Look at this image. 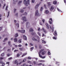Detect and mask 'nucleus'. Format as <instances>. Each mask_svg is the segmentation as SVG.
I'll use <instances>...</instances> for the list:
<instances>
[{"label":"nucleus","mask_w":66,"mask_h":66,"mask_svg":"<svg viewBox=\"0 0 66 66\" xmlns=\"http://www.w3.org/2000/svg\"><path fill=\"white\" fill-rule=\"evenodd\" d=\"M23 3L26 6H28V4H30V1L28 0L27 1H26V0H23Z\"/></svg>","instance_id":"1"},{"label":"nucleus","mask_w":66,"mask_h":66,"mask_svg":"<svg viewBox=\"0 0 66 66\" xmlns=\"http://www.w3.org/2000/svg\"><path fill=\"white\" fill-rule=\"evenodd\" d=\"M43 52V50H41L40 51V52L39 53V56L41 58H42V59H45V57H46V56H42V55H41L40 54L41 52Z\"/></svg>","instance_id":"2"},{"label":"nucleus","mask_w":66,"mask_h":66,"mask_svg":"<svg viewBox=\"0 0 66 66\" xmlns=\"http://www.w3.org/2000/svg\"><path fill=\"white\" fill-rule=\"evenodd\" d=\"M37 39H37L35 38L34 37H33L32 38V40H35V41H38V42H39V37H37Z\"/></svg>","instance_id":"3"},{"label":"nucleus","mask_w":66,"mask_h":66,"mask_svg":"<svg viewBox=\"0 0 66 66\" xmlns=\"http://www.w3.org/2000/svg\"><path fill=\"white\" fill-rule=\"evenodd\" d=\"M22 19L23 21H27V19L26 18V17L24 16L22 18Z\"/></svg>","instance_id":"4"},{"label":"nucleus","mask_w":66,"mask_h":66,"mask_svg":"<svg viewBox=\"0 0 66 66\" xmlns=\"http://www.w3.org/2000/svg\"><path fill=\"white\" fill-rule=\"evenodd\" d=\"M35 16H39V13H38V10H36V11Z\"/></svg>","instance_id":"5"},{"label":"nucleus","mask_w":66,"mask_h":66,"mask_svg":"<svg viewBox=\"0 0 66 66\" xmlns=\"http://www.w3.org/2000/svg\"><path fill=\"white\" fill-rule=\"evenodd\" d=\"M22 3V1H20L18 3L17 5L18 6H20L21 3Z\"/></svg>","instance_id":"6"},{"label":"nucleus","mask_w":66,"mask_h":66,"mask_svg":"<svg viewBox=\"0 0 66 66\" xmlns=\"http://www.w3.org/2000/svg\"><path fill=\"white\" fill-rule=\"evenodd\" d=\"M39 4H37L35 6V10H37V9H38V6H39Z\"/></svg>","instance_id":"7"},{"label":"nucleus","mask_w":66,"mask_h":66,"mask_svg":"<svg viewBox=\"0 0 66 66\" xmlns=\"http://www.w3.org/2000/svg\"><path fill=\"white\" fill-rule=\"evenodd\" d=\"M47 6L48 7H50L51 5V4H50V2H48L47 3Z\"/></svg>","instance_id":"8"},{"label":"nucleus","mask_w":66,"mask_h":66,"mask_svg":"<svg viewBox=\"0 0 66 66\" xmlns=\"http://www.w3.org/2000/svg\"><path fill=\"white\" fill-rule=\"evenodd\" d=\"M14 42L15 43H16V42H17V39L16 38H15L14 39Z\"/></svg>","instance_id":"9"},{"label":"nucleus","mask_w":66,"mask_h":66,"mask_svg":"<svg viewBox=\"0 0 66 66\" xmlns=\"http://www.w3.org/2000/svg\"><path fill=\"white\" fill-rule=\"evenodd\" d=\"M54 35L55 36H57V33H56V31H55L54 32Z\"/></svg>","instance_id":"10"},{"label":"nucleus","mask_w":66,"mask_h":66,"mask_svg":"<svg viewBox=\"0 0 66 66\" xmlns=\"http://www.w3.org/2000/svg\"><path fill=\"white\" fill-rule=\"evenodd\" d=\"M54 9V8L53 7V6H51V9H50V10H51V11H52V10H53Z\"/></svg>","instance_id":"11"},{"label":"nucleus","mask_w":66,"mask_h":66,"mask_svg":"<svg viewBox=\"0 0 66 66\" xmlns=\"http://www.w3.org/2000/svg\"><path fill=\"white\" fill-rule=\"evenodd\" d=\"M45 13H46V14H48V13H49V11L47 10H45Z\"/></svg>","instance_id":"12"},{"label":"nucleus","mask_w":66,"mask_h":66,"mask_svg":"<svg viewBox=\"0 0 66 66\" xmlns=\"http://www.w3.org/2000/svg\"><path fill=\"white\" fill-rule=\"evenodd\" d=\"M23 38L24 39H25V40H27V37H26V36L24 35H23Z\"/></svg>","instance_id":"13"},{"label":"nucleus","mask_w":66,"mask_h":66,"mask_svg":"<svg viewBox=\"0 0 66 66\" xmlns=\"http://www.w3.org/2000/svg\"><path fill=\"white\" fill-rule=\"evenodd\" d=\"M18 36V33H16L14 35V37H16Z\"/></svg>","instance_id":"14"},{"label":"nucleus","mask_w":66,"mask_h":66,"mask_svg":"<svg viewBox=\"0 0 66 66\" xmlns=\"http://www.w3.org/2000/svg\"><path fill=\"white\" fill-rule=\"evenodd\" d=\"M45 53H46V51H44L42 53V55H44Z\"/></svg>","instance_id":"15"},{"label":"nucleus","mask_w":66,"mask_h":66,"mask_svg":"<svg viewBox=\"0 0 66 66\" xmlns=\"http://www.w3.org/2000/svg\"><path fill=\"white\" fill-rule=\"evenodd\" d=\"M30 32H33V29L31 28L29 30Z\"/></svg>","instance_id":"16"},{"label":"nucleus","mask_w":66,"mask_h":66,"mask_svg":"<svg viewBox=\"0 0 66 66\" xmlns=\"http://www.w3.org/2000/svg\"><path fill=\"white\" fill-rule=\"evenodd\" d=\"M42 29L43 32H44V33H46V31H45V29H44V28H43Z\"/></svg>","instance_id":"17"},{"label":"nucleus","mask_w":66,"mask_h":66,"mask_svg":"<svg viewBox=\"0 0 66 66\" xmlns=\"http://www.w3.org/2000/svg\"><path fill=\"white\" fill-rule=\"evenodd\" d=\"M15 25L16 27H17L18 28H19V23H17L15 24Z\"/></svg>","instance_id":"18"},{"label":"nucleus","mask_w":66,"mask_h":66,"mask_svg":"<svg viewBox=\"0 0 66 66\" xmlns=\"http://www.w3.org/2000/svg\"><path fill=\"white\" fill-rule=\"evenodd\" d=\"M21 33H24L25 32V30H21Z\"/></svg>","instance_id":"19"},{"label":"nucleus","mask_w":66,"mask_h":66,"mask_svg":"<svg viewBox=\"0 0 66 66\" xmlns=\"http://www.w3.org/2000/svg\"><path fill=\"white\" fill-rule=\"evenodd\" d=\"M23 15L24 16H26L27 15V12H25L23 14Z\"/></svg>","instance_id":"20"},{"label":"nucleus","mask_w":66,"mask_h":66,"mask_svg":"<svg viewBox=\"0 0 66 66\" xmlns=\"http://www.w3.org/2000/svg\"><path fill=\"white\" fill-rule=\"evenodd\" d=\"M42 43H43L44 44H46V42L44 40H43L42 41Z\"/></svg>","instance_id":"21"},{"label":"nucleus","mask_w":66,"mask_h":66,"mask_svg":"<svg viewBox=\"0 0 66 66\" xmlns=\"http://www.w3.org/2000/svg\"><path fill=\"white\" fill-rule=\"evenodd\" d=\"M7 40V38H6L4 39V40L3 41L4 42H5L6 40Z\"/></svg>","instance_id":"22"},{"label":"nucleus","mask_w":66,"mask_h":66,"mask_svg":"<svg viewBox=\"0 0 66 66\" xmlns=\"http://www.w3.org/2000/svg\"><path fill=\"white\" fill-rule=\"evenodd\" d=\"M13 4H15L16 3V2L14 1V0H13Z\"/></svg>","instance_id":"23"},{"label":"nucleus","mask_w":66,"mask_h":66,"mask_svg":"<svg viewBox=\"0 0 66 66\" xmlns=\"http://www.w3.org/2000/svg\"><path fill=\"white\" fill-rule=\"evenodd\" d=\"M26 54H27V53L24 54L23 55H22V57H23L24 56H25V55H26Z\"/></svg>","instance_id":"24"},{"label":"nucleus","mask_w":66,"mask_h":66,"mask_svg":"<svg viewBox=\"0 0 66 66\" xmlns=\"http://www.w3.org/2000/svg\"><path fill=\"white\" fill-rule=\"evenodd\" d=\"M43 10V7H42L40 9V10L41 11H42Z\"/></svg>","instance_id":"25"},{"label":"nucleus","mask_w":66,"mask_h":66,"mask_svg":"<svg viewBox=\"0 0 66 66\" xmlns=\"http://www.w3.org/2000/svg\"><path fill=\"white\" fill-rule=\"evenodd\" d=\"M30 24V23H29V22H27L26 23V25H27V26H28V25H29V24Z\"/></svg>","instance_id":"26"},{"label":"nucleus","mask_w":66,"mask_h":66,"mask_svg":"<svg viewBox=\"0 0 66 66\" xmlns=\"http://www.w3.org/2000/svg\"><path fill=\"white\" fill-rule=\"evenodd\" d=\"M19 43H21V39H19Z\"/></svg>","instance_id":"27"},{"label":"nucleus","mask_w":66,"mask_h":66,"mask_svg":"<svg viewBox=\"0 0 66 66\" xmlns=\"http://www.w3.org/2000/svg\"><path fill=\"white\" fill-rule=\"evenodd\" d=\"M45 19H43L42 20V21L43 22V23H44V22H45Z\"/></svg>","instance_id":"28"},{"label":"nucleus","mask_w":66,"mask_h":66,"mask_svg":"<svg viewBox=\"0 0 66 66\" xmlns=\"http://www.w3.org/2000/svg\"><path fill=\"white\" fill-rule=\"evenodd\" d=\"M56 3H57V2L56 1H54L53 2V3L54 4H56Z\"/></svg>","instance_id":"29"},{"label":"nucleus","mask_w":66,"mask_h":66,"mask_svg":"<svg viewBox=\"0 0 66 66\" xmlns=\"http://www.w3.org/2000/svg\"><path fill=\"white\" fill-rule=\"evenodd\" d=\"M9 15H10V12H8V15L7 16V17H8L9 16Z\"/></svg>","instance_id":"30"},{"label":"nucleus","mask_w":66,"mask_h":66,"mask_svg":"<svg viewBox=\"0 0 66 66\" xmlns=\"http://www.w3.org/2000/svg\"><path fill=\"white\" fill-rule=\"evenodd\" d=\"M2 66H4V65H5V63H4L3 62V63H2Z\"/></svg>","instance_id":"31"},{"label":"nucleus","mask_w":66,"mask_h":66,"mask_svg":"<svg viewBox=\"0 0 66 66\" xmlns=\"http://www.w3.org/2000/svg\"><path fill=\"white\" fill-rule=\"evenodd\" d=\"M57 10H58V11H59V12H62V11H61V10H60L58 8H57Z\"/></svg>","instance_id":"32"},{"label":"nucleus","mask_w":66,"mask_h":66,"mask_svg":"<svg viewBox=\"0 0 66 66\" xmlns=\"http://www.w3.org/2000/svg\"><path fill=\"white\" fill-rule=\"evenodd\" d=\"M4 53H2L1 54L2 56H4Z\"/></svg>","instance_id":"33"},{"label":"nucleus","mask_w":66,"mask_h":66,"mask_svg":"<svg viewBox=\"0 0 66 66\" xmlns=\"http://www.w3.org/2000/svg\"><path fill=\"white\" fill-rule=\"evenodd\" d=\"M26 61V59H24V60H23L22 62L23 63V62H25Z\"/></svg>","instance_id":"34"},{"label":"nucleus","mask_w":66,"mask_h":66,"mask_svg":"<svg viewBox=\"0 0 66 66\" xmlns=\"http://www.w3.org/2000/svg\"><path fill=\"white\" fill-rule=\"evenodd\" d=\"M7 8H8V6H6V9H5V10L7 11Z\"/></svg>","instance_id":"35"},{"label":"nucleus","mask_w":66,"mask_h":66,"mask_svg":"<svg viewBox=\"0 0 66 66\" xmlns=\"http://www.w3.org/2000/svg\"><path fill=\"white\" fill-rule=\"evenodd\" d=\"M23 10H21L20 12H21V13H23Z\"/></svg>","instance_id":"36"},{"label":"nucleus","mask_w":66,"mask_h":66,"mask_svg":"<svg viewBox=\"0 0 66 66\" xmlns=\"http://www.w3.org/2000/svg\"><path fill=\"white\" fill-rule=\"evenodd\" d=\"M13 59L12 57H11L10 58H9L8 59L9 60H12Z\"/></svg>","instance_id":"37"},{"label":"nucleus","mask_w":66,"mask_h":66,"mask_svg":"<svg viewBox=\"0 0 66 66\" xmlns=\"http://www.w3.org/2000/svg\"><path fill=\"white\" fill-rule=\"evenodd\" d=\"M4 59V58L3 57H0V60H3Z\"/></svg>","instance_id":"38"},{"label":"nucleus","mask_w":66,"mask_h":66,"mask_svg":"<svg viewBox=\"0 0 66 66\" xmlns=\"http://www.w3.org/2000/svg\"><path fill=\"white\" fill-rule=\"evenodd\" d=\"M17 62V61L16 60H15L14 61L15 64H16Z\"/></svg>","instance_id":"39"},{"label":"nucleus","mask_w":66,"mask_h":66,"mask_svg":"<svg viewBox=\"0 0 66 66\" xmlns=\"http://www.w3.org/2000/svg\"><path fill=\"white\" fill-rule=\"evenodd\" d=\"M35 2V0H32V3H34Z\"/></svg>","instance_id":"40"},{"label":"nucleus","mask_w":66,"mask_h":66,"mask_svg":"<svg viewBox=\"0 0 66 66\" xmlns=\"http://www.w3.org/2000/svg\"><path fill=\"white\" fill-rule=\"evenodd\" d=\"M53 38L54 39H56V37H54Z\"/></svg>","instance_id":"41"},{"label":"nucleus","mask_w":66,"mask_h":66,"mask_svg":"<svg viewBox=\"0 0 66 66\" xmlns=\"http://www.w3.org/2000/svg\"><path fill=\"white\" fill-rule=\"evenodd\" d=\"M16 10H17L15 9H14V13H15V12H16Z\"/></svg>","instance_id":"42"},{"label":"nucleus","mask_w":66,"mask_h":66,"mask_svg":"<svg viewBox=\"0 0 66 66\" xmlns=\"http://www.w3.org/2000/svg\"><path fill=\"white\" fill-rule=\"evenodd\" d=\"M28 60H31V57H28Z\"/></svg>","instance_id":"43"},{"label":"nucleus","mask_w":66,"mask_h":66,"mask_svg":"<svg viewBox=\"0 0 66 66\" xmlns=\"http://www.w3.org/2000/svg\"><path fill=\"white\" fill-rule=\"evenodd\" d=\"M18 47H21V46H22V45H18Z\"/></svg>","instance_id":"44"},{"label":"nucleus","mask_w":66,"mask_h":66,"mask_svg":"<svg viewBox=\"0 0 66 66\" xmlns=\"http://www.w3.org/2000/svg\"><path fill=\"white\" fill-rule=\"evenodd\" d=\"M20 56V54H17V57H19V56Z\"/></svg>","instance_id":"45"},{"label":"nucleus","mask_w":66,"mask_h":66,"mask_svg":"<svg viewBox=\"0 0 66 66\" xmlns=\"http://www.w3.org/2000/svg\"><path fill=\"white\" fill-rule=\"evenodd\" d=\"M5 4H4V6L3 8V9H4V7H5Z\"/></svg>","instance_id":"46"},{"label":"nucleus","mask_w":66,"mask_h":66,"mask_svg":"<svg viewBox=\"0 0 66 66\" xmlns=\"http://www.w3.org/2000/svg\"><path fill=\"white\" fill-rule=\"evenodd\" d=\"M48 55H50V52L49 51H48Z\"/></svg>","instance_id":"47"},{"label":"nucleus","mask_w":66,"mask_h":66,"mask_svg":"<svg viewBox=\"0 0 66 66\" xmlns=\"http://www.w3.org/2000/svg\"><path fill=\"white\" fill-rule=\"evenodd\" d=\"M9 64H10V62H6V64H8V65H9Z\"/></svg>","instance_id":"48"},{"label":"nucleus","mask_w":66,"mask_h":66,"mask_svg":"<svg viewBox=\"0 0 66 66\" xmlns=\"http://www.w3.org/2000/svg\"><path fill=\"white\" fill-rule=\"evenodd\" d=\"M8 44L9 45H10V44H11V42H9L8 43Z\"/></svg>","instance_id":"49"},{"label":"nucleus","mask_w":66,"mask_h":66,"mask_svg":"<svg viewBox=\"0 0 66 66\" xmlns=\"http://www.w3.org/2000/svg\"><path fill=\"white\" fill-rule=\"evenodd\" d=\"M16 51H18V50H14V52H16Z\"/></svg>","instance_id":"50"},{"label":"nucleus","mask_w":66,"mask_h":66,"mask_svg":"<svg viewBox=\"0 0 66 66\" xmlns=\"http://www.w3.org/2000/svg\"><path fill=\"white\" fill-rule=\"evenodd\" d=\"M42 64H43L40 63H39L38 64V65H42Z\"/></svg>","instance_id":"51"},{"label":"nucleus","mask_w":66,"mask_h":66,"mask_svg":"<svg viewBox=\"0 0 66 66\" xmlns=\"http://www.w3.org/2000/svg\"><path fill=\"white\" fill-rule=\"evenodd\" d=\"M47 29H49V26H47Z\"/></svg>","instance_id":"52"},{"label":"nucleus","mask_w":66,"mask_h":66,"mask_svg":"<svg viewBox=\"0 0 66 66\" xmlns=\"http://www.w3.org/2000/svg\"><path fill=\"white\" fill-rule=\"evenodd\" d=\"M38 31H40V28H39L38 29Z\"/></svg>","instance_id":"53"},{"label":"nucleus","mask_w":66,"mask_h":66,"mask_svg":"<svg viewBox=\"0 0 66 66\" xmlns=\"http://www.w3.org/2000/svg\"><path fill=\"white\" fill-rule=\"evenodd\" d=\"M2 29V27H0V31Z\"/></svg>","instance_id":"54"},{"label":"nucleus","mask_w":66,"mask_h":66,"mask_svg":"<svg viewBox=\"0 0 66 66\" xmlns=\"http://www.w3.org/2000/svg\"><path fill=\"white\" fill-rule=\"evenodd\" d=\"M39 48L40 49H41V48H42V46L41 45L39 46Z\"/></svg>","instance_id":"55"},{"label":"nucleus","mask_w":66,"mask_h":66,"mask_svg":"<svg viewBox=\"0 0 66 66\" xmlns=\"http://www.w3.org/2000/svg\"><path fill=\"white\" fill-rule=\"evenodd\" d=\"M31 34H32V35H34V32H32L31 33Z\"/></svg>","instance_id":"56"},{"label":"nucleus","mask_w":66,"mask_h":66,"mask_svg":"<svg viewBox=\"0 0 66 66\" xmlns=\"http://www.w3.org/2000/svg\"><path fill=\"white\" fill-rule=\"evenodd\" d=\"M28 63H31V62L30 61H28Z\"/></svg>","instance_id":"57"},{"label":"nucleus","mask_w":66,"mask_h":66,"mask_svg":"<svg viewBox=\"0 0 66 66\" xmlns=\"http://www.w3.org/2000/svg\"><path fill=\"white\" fill-rule=\"evenodd\" d=\"M23 63L22 62H20L19 64V65H20V64H21V63Z\"/></svg>","instance_id":"58"},{"label":"nucleus","mask_w":66,"mask_h":66,"mask_svg":"<svg viewBox=\"0 0 66 66\" xmlns=\"http://www.w3.org/2000/svg\"><path fill=\"white\" fill-rule=\"evenodd\" d=\"M49 19L50 20H51L52 22V18H50V19Z\"/></svg>","instance_id":"59"},{"label":"nucleus","mask_w":66,"mask_h":66,"mask_svg":"<svg viewBox=\"0 0 66 66\" xmlns=\"http://www.w3.org/2000/svg\"><path fill=\"white\" fill-rule=\"evenodd\" d=\"M49 23H50L51 24L52 23V22H51L50 21H49Z\"/></svg>","instance_id":"60"},{"label":"nucleus","mask_w":66,"mask_h":66,"mask_svg":"<svg viewBox=\"0 0 66 66\" xmlns=\"http://www.w3.org/2000/svg\"><path fill=\"white\" fill-rule=\"evenodd\" d=\"M34 48V47H32L30 49H31V50H33V49Z\"/></svg>","instance_id":"61"},{"label":"nucleus","mask_w":66,"mask_h":66,"mask_svg":"<svg viewBox=\"0 0 66 66\" xmlns=\"http://www.w3.org/2000/svg\"><path fill=\"white\" fill-rule=\"evenodd\" d=\"M18 32H21V30H18Z\"/></svg>","instance_id":"62"},{"label":"nucleus","mask_w":66,"mask_h":66,"mask_svg":"<svg viewBox=\"0 0 66 66\" xmlns=\"http://www.w3.org/2000/svg\"><path fill=\"white\" fill-rule=\"evenodd\" d=\"M10 54H7V56H10Z\"/></svg>","instance_id":"63"},{"label":"nucleus","mask_w":66,"mask_h":66,"mask_svg":"<svg viewBox=\"0 0 66 66\" xmlns=\"http://www.w3.org/2000/svg\"><path fill=\"white\" fill-rule=\"evenodd\" d=\"M45 62V61H44V60H41V62Z\"/></svg>","instance_id":"64"}]
</instances>
